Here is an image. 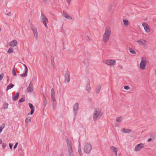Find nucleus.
<instances>
[{
    "instance_id": "nucleus-7",
    "label": "nucleus",
    "mask_w": 156,
    "mask_h": 156,
    "mask_svg": "<svg viewBox=\"0 0 156 156\" xmlns=\"http://www.w3.org/2000/svg\"><path fill=\"white\" fill-rule=\"evenodd\" d=\"M144 147V145L142 143L137 145L136 146L134 150L136 151H138L141 150Z\"/></svg>"
},
{
    "instance_id": "nucleus-30",
    "label": "nucleus",
    "mask_w": 156,
    "mask_h": 156,
    "mask_svg": "<svg viewBox=\"0 0 156 156\" xmlns=\"http://www.w3.org/2000/svg\"><path fill=\"white\" fill-rule=\"evenodd\" d=\"M129 51L131 54H135L136 53V52L132 48H129Z\"/></svg>"
},
{
    "instance_id": "nucleus-17",
    "label": "nucleus",
    "mask_w": 156,
    "mask_h": 156,
    "mask_svg": "<svg viewBox=\"0 0 156 156\" xmlns=\"http://www.w3.org/2000/svg\"><path fill=\"white\" fill-rule=\"evenodd\" d=\"M24 65L25 67V72L24 73L21 74V76L22 77H26L27 75L28 68L25 64H24Z\"/></svg>"
},
{
    "instance_id": "nucleus-15",
    "label": "nucleus",
    "mask_w": 156,
    "mask_h": 156,
    "mask_svg": "<svg viewBox=\"0 0 156 156\" xmlns=\"http://www.w3.org/2000/svg\"><path fill=\"white\" fill-rule=\"evenodd\" d=\"M28 105L29 107L31 109L30 114L31 115H32L34 112V106L32 104L30 103H29Z\"/></svg>"
},
{
    "instance_id": "nucleus-33",
    "label": "nucleus",
    "mask_w": 156,
    "mask_h": 156,
    "mask_svg": "<svg viewBox=\"0 0 156 156\" xmlns=\"http://www.w3.org/2000/svg\"><path fill=\"white\" fill-rule=\"evenodd\" d=\"M8 104L7 103H5L4 104V108L5 109H7L8 108Z\"/></svg>"
},
{
    "instance_id": "nucleus-38",
    "label": "nucleus",
    "mask_w": 156,
    "mask_h": 156,
    "mask_svg": "<svg viewBox=\"0 0 156 156\" xmlns=\"http://www.w3.org/2000/svg\"><path fill=\"white\" fill-rule=\"evenodd\" d=\"M4 76V75L3 73H2L0 75V81L2 79V78H3Z\"/></svg>"
},
{
    "instance_id": "nucleus-26",
    "label": "nucleus",
    "mask_w": 156,
    "mask_h": 156,
    "mask_svg": "<svg viewBox=\"0 0 156 156\" xmlns=\"http://www.w3.org/2000/svg\"><path fill=\"white\" fill-rule=\"evenodd\" d=\"M14 86V85L12 83L8 85L7 87V90L11 89Z\"/></svg>"
},
{
    "instance_id": "nucleus-40",
    "label": "nucleus",
    "mask_w": 156,
    "mask_h": 156,
    "mask_svg": "<svg viewBox=\"0 0 156 156\" xmlns=\"http://www.w3.org/2000/svg\"><path fill=\"white\" fill-rule=\"evenodd\" d=\"M51 99L53 100V102H55V105H56V100H55V97H54L53 98H51Z\"/></svg>"
},
{
    "instance_id": "nucleus-51",
    "label": "nucleus",
    "mask_w": 156,
    "mask_h": 156,
    "mask_svg": "<svg viewBox=\"0 0 156 156\" xmlns=\"http://www.w3.org/2000/svg\"><path fill=\"white\" fill-rule=\"evenodd\" d=\"M55 102H53V106L54 107H55Z\"/></svg>"
},
{
    "instance_id": "nucleus-4",
    "label": "nucleus",
    "mask_w": 156,
    "mask_h": 156,
    "mask_svg": "<svg viewBox=\"0 0 156 156\" xmlns=\"http://www.w3.org/2000/svg\"><path fill=\"white\" fill-rule=\"evenodd\" d=\"M141 59L142 60L140 63V68L141 69L143 70L146 68L147 60L146 58L144 57H142Z\"/></svg>"
},
{
    "instance_id": "nucleus-45",
    "label": "nucleus",
    "mask_w": 156,
    "mask_h": 156,
    "mask_svg": "<svg viewBox=\"0 0 156 156\" xmlns=\"http://www.w3.org/2000/svg\"><path fill=\"white\" fill-rule=\"evenodd\" d=\"M112 5L109 6V8H108L109 11H111L112 10Z\"/></svg>"
},
{
    "instance_id": "nucleus-13",
    "label": "nucleus",
    "mask_w": 156,
    "mask_h": 156,
    "mask_svg": "<svg viewBox=\"0 0 156 156\" xmlns=\"http://www.w3.org/2000/svg\"><path fill=\"white\" fill-rule=\"evenodd\" d=\"M78 108V103H76L73 106V110L74 111V114L75 116L77 114V111Z\"/></svg>"
},
{
    "instance_id": "nucleus-29",
    "label": "nucleus",
    "mask_w": 156,
    "mask_h": 156,
    "mask_svg": "<svg viewBox=\"0 0 156 156\" xmlns=\"http://www.w3.org/2000/svg\"><path fill=\"white\" fill-rule=\"evenodd\" d=\"M123 22L124 25L125 26H127L129 25V22L127 20H123Z\"/></svg>"
},
{
    "instance_id": "nucleus-20",
    "label": "nucleus",
    "mask_w": 156,
    "mask_h": 156,
    "mask_svg": "<svg viewBox=\"0 0 156 156\" xmlns=\"http://www.w3.org/2000/svg\"><path fill=\"white\" fill-rule=\"evenodd\" d=\"M62 16L66 18L67 19L69 20H72V18L71 16L68 15L64 11H63Z\"/></svg>"
},
{
    "instance_id": "nucleus-55",
    "label": "nucleus",
    "mask_w": 156,
    "mask_h": 156,
    "mask_svg": "<svg viewBox=\"0 0 156 156\" xmlns=\"http://www.w3.org/2000/svg\"><path fill=\"white\" fill-rule=\"evenodd\" d=\"M156 73V72H155Z\"/></svg>"
},
{
    "instance_id": "nucleus-24",
    "label": "nucleus",
    "mask_w": 156,
    "mask_h": 156,
    "mask_svg": "<svg viewBox=\"0 0 156 156\" xmlns=\"http://www.w3.org/2000/svg\"><path fill=\"white\" fill-rule=\"evenodd\" d=\"M51 98H53L54 97H55V91L53 88H52L51 90Z\"/></svg>"
},
{
    "instance_id": "nucleus-37",
    "label": "nucleus",
    "mask_w": 156,
    "mask_h": 156,
    "mask_svg": "<svg viewBox=\"0 0 156 156\" xmlns=\"http://www.w3.org/2000/svg\"><path fill=\"white\" fill-rule=\"evenodd\" d=\"M78 152L79 153H79L81 154V153H82L81 149V148L80 145L79 146Z\"/></svg>"
},
{
    "instance_id": "nucleus-53",
    "label": "nucleus",
    "mask_w": 156,
    "mask_h": 156,
    "mask_svg": "<svg viewBox=\"0 0 156 156\" xmlns=\"http://www.w3.org/2000/svg\"><path fill=\"white\" fill-rule=\"evenodd\" d=\"M79 154H80V156H83L82 153H81V154L79 153Z\"/></svg>"
},
{
    "instance_id": "nucleus-42",
    "label": "nucleus",
    "mask_w": 156,
    "mask_h": 156,
    "mask_svg": "<svg viewBox=\"0 0 156 156\" xmlns=\"http://www.w3.org/2000/svg\"><path fill=\"white\" fill-rule=\"evenodd\" d=\"M9 145L10 148L11 149V150H12V148L13 145V144L9 143Z\"/></svg>"
},
{
    "instance_id": "nucleus-36",
    "label": "nucleus",
    "mask_w": 156,
    "mask_h": 156,
    "mask_svg": "<svg viewBox=\"0 0 156 156\" xmlns=\"http://www.w3.org/2000/svg\"><path fill=\"white\" fill-rule=\"evenodd\" d=\"M49 1V0H43V3L45 4H48Z\"/></svg>"
},
{
    "instance_id": "nucleus-34",
    "label": "nucleus",
    "mask_w": 156,
    "mask_h": 156,
    "mask_svg": "<svg viewBox=\"0 0 156 156\" xmlns=\"http://www.w3.org/2000/svg\"><path fill=\"white\" fill-rule=\"evenodd\" d=\"M12 74L13 76H16V73L15 72V68H13L12 69Z\"/></svg>"
},
{
    "instance_id": "nucleus-35",
    "label": "nucleus",
    "mask_w": 156,
    "mask_h": 156,
    "mask_svg": "<svg viewBox=\"0 0 156 156\" xmlns=\"http://www.w3.org/2000/svg\"><path fill=\"white\" fill-rule=\"evenodd\" d=\"M25 101V99L24 98H22L20 100H19V103H21L22 102H23Z\"/></svg>"
},
{
    "instance_id": "nucleus-46",
    "label": "nucleus",
    "mask_w": 156,
    "mask_h": 156,
    "mask_svg": "<svg viewBox=\"0 0 156 156\" xmlns=\"http://www.w3.org/2000/svg\"><path fill=\"white\" fill-rule=\"evenodd\" d=\"M71 0H66V2L69 5L70 3V2Z\"/></svg>"
},
{
    "instance_id": "nucleus-39",
    "label": "nucleus",
    "mask_w": 156,
    "mask_h": 156,
    "mask_svg": "<svg viewBox=\"0 0 156 156\" xmlns=\"http://www.w3.org/2000/svg\"><path fill=\"white\" fill-rule=\"evenodd\" d=\"M2 147H3V148L4 149L6 147V144L5 143H3L2 144Z\"/></svg>"
},
{
    "instance_id": "nucleus-48",
    "label": "nucleus",
    "mask_w": 156,
    "mask_h": 156,
    "mask_svg": "<svg viewBox=\"0 0 156 156\" xmlns=\"http://www.w3.org/2000/svg\"><path fill=\"white\" fill-rule=\"evenodd\" d=\"M11 14V12H9L7 14V15L8 16H10Z\"/></svg>"
},
{
    "instance_id": "nucleus-6",
    "label": "nucleus",
    "mask_w": 156,
    "mask_h": 156,
    "mask_svg": "<svg viewBox=\"0 0 156 156\" xmlns=\"http://www.w3.org/2000/svg\"><path fill=\"white\" fill-rule=\"evenodd\" d=\"M40 18L44 25L45 27H46L47 26V23L48 21V19L45 17L43 14H41Z\"/></svg>"
},
{
    "instance_id": "nucleus-52",
    "label": "nucleus",
    "mask_w": 156,
    "mask_h": 156,
    "mask_svg": "<svg viewBox=\"0 0 156 156\" xmlns=\"http://www.w3.org/2000/svg\"><path fill=\"white\" fill-rule=\"evenodd\" d=\"M2 143V141L1 139L0 140V144H1Z\"/></svg>"
},
{
    "instance_id": "nucleus-11",
    "label": "nucleus",
    "mask_w": 156,
    "mask_h": 156,
    "mask_svg": "<svg viewBox=\"0 0 156 156\" xmlns=\"http://www.w3.org/2000/svg\"><path fill=\"white\" fill-rule=\"evenodd\" d=\"M33 83L31 82L27 88V91L28 92H32L33 90Z\"/></svg>"
},
{
    "instance_id": "nucleus-19",
    "label": "nucleus",
    "mask_w": 156,
    "mask_h": 156,
    "mask_svg": "<svg viewBox=\"0 0 156 156\" xmlns=\"http://www.w3.org/2000/svg\"><path fill=\"white\" fill-rule=\"evenodd\" d=\"M69 74L68 73H66L65 74V81L67 82H69L70 80V78L69 77Z\"/></svg>"
},
{
    "instance_id": "nucleus-28",
    "label": "nucleus",
    "mask_w": 156,
    "mask_h": 156,
    "mask_svg": "<svg viewBox=\"0 0 156 156\" xmlns=\"http://www.w3.org/2000/svg\"><path fill=\"white\" fill-rule=\"evenodd\" d=\"M31 121V118L29 117L25 119V122L26 123H28Z\"/></svg>"
},
{
    "instance_id": "nucleus-54",
    "label": "nucleus",
    "mask_w": 156,
    "mask_h": 156,
    "mask_svg": "<svg viewBox=\"0 0 156 156\" xmlns=\"http://www.w3.org/2000/svg\"><path fill=\"white\" fill-rule=\"evenodd\" d=\"M122 66H120V68L121 69H122Z\"/></svg>"
},
{
    "instance_id": "nucleus-2",
    "label": "nucleus",
    "mask_w": 156,
    "mask_h": 156,
    "mask_svg": "<svg viewBox=\"0 0 156 156\" xmlns=\"http://www.w3.org/2000/svg\"><path fill=\"white\" fill-rule=\"evenodd\" d=\"M66 142L67 143V149L69 153V156H73L71 141L67 139L66 140Z\"/></svg>"
},
{
    "instance_id": "nucleus-14",
    "label": "nucleus",
    "mask_w": 156,
    "mask_h": 156,
    "mask_svg": "<svg viewBox=\"0 0 156 156\" xmlns=\"http://www.w3.org/2000/svg\"><path fill=\"white\" fill-rule=\"evenodd\" d=\"M86 89L87 90L88 92L90 91L91 90V88L90 87V80L89 79H88L87 85L86 87Z\"/></svg>"
},
{
    "instance_id": "nucleus-3",
    "label": "nucleus",
    "mask_w": 156,
    "mask_h": 156,
    "mask_svg": "<svg viewBox=\"0 0 156 156\" xmlns=\"http://www.w3.org/2000/svg\"><path fill=\"white\" fill-rule=\"evenodd\" d=\"M101 111L99 108H95L94 109L93 116V119L94 121H96L99 116L101 117V115H100Z\"/></svg>"
},
{
    "instance_id": "nucleus-27",
    "label": "nucleus",
    "mask_w": 156,
    "mask_h": 156,
    "mask_svg": "<svg viewBox=\"0 0 156 156\" xmlns=\"http://www.w3.org/2000/svg\"><path fill=\"white\" fill-rule=\"evenodd\" d=\"M101 89V86L100 85L97 86V89L96 90V92L97 94H98L100 91Z\"/></svg>"
},
{
    "instance_id": "nucleus-12",
    "label": "nucleus",
    "mask_w": 156,
    "mask_h": 156,
    "mask_svg": "<svg viewBox=\"0 0 156 156\" xmlns=\"http://www.w3.org/2000/svg\"><path fill=\"white\" fill-rule=\"evenodd\" d=\"M32 29L33 31L34 36L35 37L36 39H37L38 37V34L37 30L36 28H33Z\"/></svg>"
},
{
    "instance_id": "nucleus-44",
    "label": "nucleus",
    "mask_w": 156,
    "mask_h": 156,
    "mask_svg": "<svg viewBox=\"0 0 156 156\" xmlns=\"http://www.w3.org/2000/svg\"><path fill=\"white\" fill-rule=\"evenodd\" d=\"M130 88V87L129 86H126L124 87V89L126 90H128Z\"/></svg>"
},
{
    "instance_id": "nucleus-43",
    "label": "nucleus",
    "mask_w": 156,
    "mask_h": 156,
    "mask_svg": "<svg viewBox=\"0 0 156 156\" xmlns=\"http://www.w3.org/2000/svg\"><path fill=\"white\" fill-rule=\"evenodd\" d=\"M18 144V142H16L15 144V145L14 146V149H15L17 147V146Z\"/></svg>"
},
{
    "instance_id": "nucleus-50",
    "label": "nucleus",
    "mask_w": 156,
    "mask_h": 156,
    "mask_svg": "<svg viewBox=\"0 0 156 156\" xmlns=\"http://www.w3.org/2000/svg\"><path fill=\"white\" fill-rule=\"evenodd\" d=\"M43 97H44V100H46V97H45V96L44 95V94H43Z\"/></svg>"
},
{
    "instance_id": "nucleus-23",
    "label": "nucleus",
    "mask_w": 156,
    "mask_h": 156,
    "mask_svg": "<svg viewBox=\"0 0 156 156\" xmlns=\"http://www.w3.org/2000/svg\"><path fill=\"white\" fill-rule=\"evenodd\" d=\"M122 131L124 133H129L130 132H131L132 131V130L129 129H126L125 128H123L122 129Z\"/></svg>"
},
{
    "instance_id": "nucleus-8",
    "label": "nucleus",
    "mask_w": 156,
    "mask_h": 156,
    "mask_svg": "<svg viewBox=\"0 0 156 156\" xmlns=\"http://www.w3.org/2000/svg\"><path fill=\"white\" fill-rule=\"evenodd\" d=\"M105 63L108 65L113 66L115 64L116 62L113 59H109L107 60Z\"/></svg>"
},
{
    "instance_id": "nucleus-47",
    "label": "nucleus",
    "mask_w": 156,
    "mask_h": 156,
    "mask_svg": "<svg viewBox=\"0 0 156 156\" xmlns=\"http://www.w3.org/2000/svg\"><path fill=\"white\" fill-rule=\"evenodd\" d=\"M87 40H89V41H90V40H91V38L89 36H88V35H87Z\"/></svg>"
},
{
    "instance_id": "nucleus-41",
    "label": "nucleus",
    "mask_w": 156,
    "mask_h": 156,
    "mask_svg": "<svg viewBox=\"0 0 156 156\" xmlns=\"http://www.w3.org/2000/svg\"><path fill=\"white\" fill-rule=\"evenodd\" d=\"M47 104L46 100H44V105L45 107Z\"/></svg>"
},
{
    "instance_id": "nucleus-31",
    "label": "nucleus",
    "mask_w": 156,
    "mask_h": 156,
    "mask_svg": "<svg viewBox=\"0 0 156 156\" xmlns=\"http://www.w3.org/2000/svg\"><path fill=\"white\" fill-rule=\"evenodd\" d=\"M5 124L4 123H3L2 125L1 126H0V133H1L3 129L5 128Z\"/></svg>"
},
{
    "instance_id": "nucleus-5",
    "label": "nucleus",
    "mask_w": 156,
    "mask_h": 156,
    "mask_svg": "<svg viewBox=\"0 0 156 156\" xmlns=\"http://www.w3.org/2000/svg\"><path fill=\"white\" fill-rule=\"evenodd\" d=\"M91 149V145L88 143H86L84 146V152L86 153H89Z\"/></svg>"
},
{
    "instance_id": "nucleus-18",
    "label": "nucleus",
    "mask_w": 156,
    "mask_h": 156,
    "mask_svg": "<svg viewBox=\"0 0 156 156\" xmlns=\"http://www.w3.org/2000/svg\"><path fill=\"white\" fill-rule=\"evenodd\" d=\"M19 96V94L18 93H16L14 95V96L12 97V99L13 101H16L18 99Z\"/></svg>"
},
{
    "instance_id": "nucleus-22",
    "label": "nucleus",
    "mask_w": 156,
    "mask_h": 156,
    "mask_svg": "<svg viewBox=\"0 0 156 156\" xmlns=\"http://www.w3.org/2000/svg\"><path fill=\"white\" fill-rule=\"evenodd\" d=\"M51 65L54 68H55V63L54 62V58L52 56H51Z\"/></svg>"
},
{
    "instance_id": "nucleus-16",
    "label": "nucleus",
    "mask_w": 156,
    "mask_h": 156,
    "mask_svg": "<svg viewBox=\"0 0 156 156\" xmlns=\"http://www.w3.org/2000/svg\"><path fill=\"white\" fill-rule=\"evenodd\" d=\"M111 150L112 151V152L115 153V156H117V152L118 149L117 148H115L113 146H111L110 148Z\"/></svg>"
},
{
    "instance_id": "nucleus-1",
    "label": "nucleus",
    "mask_w": 156,
    "mask_h": 156,
    "mask_svg": "<svg viewBox=\"0 0 156 156\" xmlns=\"http://www.w3.org/2000/svg\"><path fill=\"white\" fill-rule=\"evenodd\" d=\"M111 34L110 28L108 26L106 27L105 30V33L103 35V41L105 43H107L109 40L110 36Z\"/></svg>"
},
{
    "instance_id": "nucleus-10",
    "label": "nucleus",
    "mask_w": 156,
    "mask_h": 156,
    "mask_svg": "<svg viewBox=\"0 0 156 156\" xmlns=\"http://www.w3.org/2000/svg\"><path fill=\"white\" fill-rule=\"evenodd\" d=\"M142 26L144 27V29L147 33H149L150 31L149 27L147 24L145 23H143L142 24Z\"/></svg>"
},
{
    "instance_id": "nucleus-9",
    "label": "nucleus",
    "mask_w": 156,
    "mask_h": 156,
    "mask_svg": "<svg viewBox=\"0 0 156 156\" xmlns=\"http://www.w3.org/2000/svg\"><path fill=\"white\" fill-rule=\"evenodd\" d=\"M136 42L140 45L144 46L146 45V43L147 42L144 39H142L138 40Z\"/></svg>"
},
{
    "instance_id": "nucleus-32",
    "label": "nucleus",
    "mask_w": 156,
    "mask_h": 156,
    "mask_svg": "<svg viewBox=\"0 0 156 156\" xmlns=\"http://www.w3.org/2000/svg\"><path fill=\"white\" fill-rule=\"evenodd\" d=\"M13 51V49L12 48H10L8 51V52L9 54L11 53Z\"/></svg>"
},
{
    "instance_id": "nucleus-25",
    "label": "nucleus",
    "mask_w": 156,
    "mask_h": 156,
    "mask_svg": "<svg viewBox=\"0 0 156 156\" xmlns=\"http://www.w3.org/2000/svg\"><path fill=\"white\" fill-rule=\"evenodd\" d=\"M122 117L121 116H120L118 117H117L116 119V121L118 122H122Z\"/></svg>"
},
{
    "instance_id": "nucleus-21",
    "label": "nucleus",
    "mask_w": 156,
    "mask_h": 156,
    "mask_svg": "<svg viewBox=\"0 0 156 156\" xmlns=\"http://www.w3.org/2000/svg\"><path fill=\"white\" fill-rule=\"evenodd\" d=\"M9 45L12 46H15L17 44V41L16 40H13L9 42Z\"/></svg>"
},
{
    "instance_id": "nucleus-56",
    "label": "nucleus",
    "mask_w": 156,
    "mask_h": 156,
    "mask_svg": "<svg viewBox=\"0 0 156 156\" xmlns=\"http://www.w3.org/2000/svg\"><path fill=\"white\" fill-rule=\"evenodd\" d=\"M62 156V155H61V156Z\"/></svg>"
},
{
    "instance_id": "nucleus-49",
    "label": "nucleus",
    "mask_w": 156,
    "mask_h": 156,
    "mask_svg": "<svg viewBox=\"0 0 156 156\" xmlns=\"http://www.w3.org/2000/svg\"><path fill=\"white\" fill-rule=\"evenodd\" d=\"M152 140V139L151 138H149V139L148 140H147V141L148 142H151V141Z\"/></svg>"
}]
</instances>
